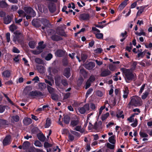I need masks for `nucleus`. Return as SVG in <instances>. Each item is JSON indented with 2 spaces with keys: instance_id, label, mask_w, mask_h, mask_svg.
<instances>
[{
  "instance_id": "f8f14e48",
  "label": "nucleus",
  "mask_w": 152,
  "mask_h": 152,
  "mask_svg": "<svg viewBox=\"0 0 152 152\" xmlns=\"http://www.w3.org/2000/svg\"><path fill=\"white\" fill-rule=\"evenodd\" d=\"M65 53V51L61 49H58L55 52V54L56 56L60 57L64 56Z\"/></svg>"
},
{
  "instance_id": "5fc2aeb1",
  "label": "nucleus",
  "mask_w": 152,
  "mask_h": 152,
  "mask_svg": "<svg viewBox=\"0 0 152 152\" xmlns=\"http://www.w3.org/2000/svg\"><path fill=\"white\" fill-rule=\"evenodd\" d=\"M31 52L33 54L36 55L39 54L42 52V51H40L39 50H32Z\"/></svg>"
},
{
  "instance_id": "4468645a",
  "label": "nucleus",
  "mask_w": 152,
  "mask_h": 152,
  "mask_svg": "<svg viewBox=\"0 0 152 152\" xmlns=\"http://www.w3.org/2000/svg\"><path fill=\"white\" fill-rule=\"evenodd\" d=\"M44 42L43 41H40L38 43V46L37 47V50L42 51V52L43 50L45 49L46 46L45 44H43Z\"/></svg>"
},
{
  "instance_id": "f3484780",
  "label": "nucleus",
  "mask_w": 152,
  "mask_h": 152,
  "mask_svg": "<svg viewBox=\"0 0 152 152\" xmlns=\"http://www.w3.org/2000/svg\"><path fill=\"white\" fill-rule=\"evenodd\" d=\"M1 75L3 77L9 78L11 76V71L9 70H6L1 73Z\"/></svg>"
},
{
  "instance_id": "8fccbe9b",
  "label": "nucleus",
  "mask_w": 152,
  "mask_h": 152,
  "mask_svg": "<svg viewBox=\"0 0 152 152\" xmlns=\"http://www.w3.org/2000/svg\"><path fill=\"white\" fill-rule=\"evenodd\" d=\"M61 83L64 86H66L68 84L67 80L66 78L61 80Z\"/></svg>"
},
{
  "instance_id": "0eeeda50",
  "label": "nucleus",
  "mask_w": 152,
  "mask_h": 152,
  "mask_svg": "<svg viewBox=\"0 0 152 152\" xmlns=\"http://www.w3.org/2000/svg\"><path fill=\"white\" fill-rule=\"evenodd\" d=\"M63 75L67 78H68L71 76V69L69 67L65 68L62 72Z\"/></svg>"
},
{
  "instance_id": "49530a36",
  "label": "nucleus",
  "mask_w": 152,
  "mask_h": 152,
  "mask_svg": "<svg viewBox=\"0 0 152 152\" xmlns=\"http://www.w3.org/2000/svg\"><path fill=\"white\" fill-rule=\"evenodd\" d=\"M53 57V55L50 53H48L45 57V59L46 61L50 60Z\"/></svg>"
},
{
  "instance_id": "a19ab883",
  "label": "nucleus",
  "mask_w": 152,
  "mask_h": 152,
  "mask_svg": "<svg viewBox=\"0 0 152 152\" xmlns=\"http://www.w3.org/2000/svg\"><path fill=\"white\" fill-rule=\"evenodd\" d=\"M93 88H89L87 91L86 94L85 95V97L87 98L89 96L90 94L91 93L93 92Z\"/></svg>"
},
{
  "instance_id": "cd10ccee",
  "label": "nucleus",
  "mask_w": 152,
  "mask_h": 152,
  "mask_svg": "<svg viewBox=\"0 0 152 152\" xmlns=\"http://www.w3.org/2000/svg\"><path fill=\"white\" fill-rule=\"evenodd\" d=\"M13 40L15 43H16V42L18 43H21L22 42V41L20 39V36H15V37L13 38Z\"/></svg>"
},
{
  "instance_id": "a878e982",
  "label": "nucleus",
  "mask_w": 152,
  "mask_h": 152,
  "mask_svg": "<svg viewBox=\"0 0 152 152\" xmlns=\"http://www.w3.org/2000/svg\"><path fill=\"white\" fill-rule=\"evenodd\" d=\"M147 7V6H145L140 7V9L139 10L137 13V16L140 15L144 12L145 8Z\"/></svg>"
},
{
  "instance_id": "2eb2a0df",
  "label": "nucleus",
  "mask_w": 152,
  "mask_h": 152,
  "mask_svg": "<svg viewBox=\"0 0 152 152\" xmlns=\"http://www.w3.org/2000/svg\"><path fill=\"white\" fill-rule=\"evenodd\" d=\"M95 66V63L92 61L89 62L85 65V67L88 70H91L93 69Z\"/></svg>"
},
{
  "instance_id": "7ed1b4c3",
  "label": "nucleus",
  "mask_w": 152,
  "mask_h": 152,
  "mask_svg": "<svg viewBox=\"0 0 152 152\" xmlns=\"http://www.w3.org/2000/svg\"><path fill=\"white\" fill-rule=\"evenodd\" d=\"M140 98L139 99L135 98L132 99L130 101L128 104V108L130 109L131 108V106H133L135 107H137L140 104Z\"/></svg>"
},
{
  "instance_id": "5701e85b",
  "label": "nucleus",
  "mask_w": 152,
  "mask_h": 152,
  "mask_svg": "<svg viewBox=\"0 0 152 152\" xmlns=\"http://www.w3.org/2000/svg\"><path fill=\"white\" fill-rule=\"evenodd\" d=\"M80 74L83 76L85 78L87 77V73L84 69H81L80 70Z\"/></svg>"
},
{
  "instance_id": "423d86ee",
  "label": "nucleus",
  "mask_w": 152,
  "mask_h": 152,
  "mask_svg": "<svg viewBox=\"0 0 152 152\" xmlns=\"http://www.w3.org/2000/svg\"><path fill=\"white\" fill-rule=\"evenodd\" d=\"M11 137L10 134L7 135L4 138L3 141L4 146H5L10 144L11 142Z\"/></svg>"
},
{
  "instance_id": "c85d7f7f",
  "label": "nucleus",
  "mask_w": 152,
  "mask_h": 152,
  "mask_svg": "<svg viewBox=\"0 0 152 152\" xmlns=\"http://www.w3.org/2000/svg\"><path fill=\"white\" fill-rule=\"evenodd\" d=\"M30 144V142L28 141H26L24 142L23 145V148L24 150L27 149Z\"/></svg>"
},
{
  "instance_id": "f03ea898",
  "label": "nucleus",
  "mask_w": 152,
  "mask_h": 152,
  "mask_svg": "<svg viewBox=\"0 0 152 152\" xmlns=\"http://www.w3.org/2000/svg\"><path fill=\"white\" fill-rule=\"evenodd\" d=\"M28 95L31 96L32 98H35V97H42L44 96V94L42 92L37 90L33 91L30 92Z\"/></svg>"
},
{
  "instance_id": "bb28decb",
  "label": "nucleus",
  "mask_w": 152,
  "mask_h": 152,
  "mask_svg": "<svg viewBox=\"0 0 152 152\" xmlns=\"http://www.w3.org/2000/svg\"><path fill=\"white\" fill-rule=\"evenodd\" d=\"M51 123V120L49 118H47L46 121V124L45 125V128H47L49 127Z\"/></svg>"
},
{
  "instance_id": "4d7b16f0",
  "label": "nucleus",
  "mask_w": 152,
  "mask_h": 152,
  "mask_svg": "<svg viewBox=\"0 0 152 152\" xmlns=\"http://www.w3.org/2000/svg\"><path fill=\"white\" fill-rule=\"evenodd\" d=\"M79 111L80 113L82 114H84L86 112V110L83 107H80L79 109Z\"/></svg>"
},
{
  "instance_id": "bf43d9fd",
  "label": "nucleus",
  "mask_w": 152,
  "mask_h": 152,
  "mask_svg": "<svg viewBox=\"0 0 152 152\" xmlns=\"http://www.w3.org/2000/svg\"><path fill=\"white\" fill-rule=\"evenodd\" d=\"M51 97L53 100H56L57 99V95L53 93L51 94Z\"/></svg>"
},
{
  "instance_id": "aec40b11",
  "label": "nucleus",
  "mask_w": 152,
  "mask_h": 152,
  "mask_svg": "<svg viewBox=\"0 0 152 152\" xmlns=\"http://www.w3.org/2000/svg\"><path fill=\"white\" fill-rule=\"evenodd\" d=\"M38 139L42 142H44L46 139V137L42 133H39L37 134Z\"/></svg>"
},
{
  "instance_id": "f704fd0d",
  "label": "nucleus",
  "mask_w": 152,
  "mask_h": 152,
  "mask_svg": "<svg viewBox=\"0 0 152 152\" xmlns=\"http://www.w3.org/2000/svg\"><path fill=\"white\" fill-rule=\"evenodd\" d=\"M79 123V121L77 120H72L70 122V125L73 127L77 125Z\"/></svg>"
},
{
  "instance_id": "864d4df0",
  "label": "nucleus",
  "mask_w": 152,
  "mask_h": 152,
  "mask_svg": "<svg viewBox=\"0 0 152 152\" xmlns=\"http://www.w3.org/2000/svg\"><path fill=\"white\" fill-rule=\"evenodd\" d=\"M123 113V111H121L119 114H116V117L118 118H121L122 119H123L124 118V115L122 114Z\"/></svg>"
},
{
  "instance_id": "2f4dec72",
  "label": "nucleus",
  "mask_w": 152,
  "mask_h": 152,
  "mask_svg": "<svg viewBox=\"0 0 152 152\" xmlns=\"http://www.w3.org/2000/svg\"><path fill=\"white\" fill-rule=\"evenodd\" d=\"M70 117L68 115L65 116L64 117V123L67 124L70 121Z\"/></svg>"
},
{
  "instance_id": "412c9836",
  "label": "nucleus",
  "mask_w": 152,
  "mask_h": 152,
  "mask_svg": "<svg viewBox=\"0 0 152 152\" xmlns=\"http://www.w3.org/2000/svg\"><path fill=\"white\" fill-rule=\"evenodd\" d=\"M129 93V91L128 88L127 87H126L125 88L124 90V94L123 96V97L124 99H125L127 98Z\"/></svg>"
},
{
  "instance_id": "c9c22d12",
  "label": "nucleus",
  "mask_w": 152,
  "mask_h": 152,
  "mask_svg": "<svg viewBox=\"0 0 152 152\" xmlns=\"http://www.w3.org/2000/svg\"><path fill=\"white\" fill-rule=\"evenodd\" d=\"M0 6L2 8H5L8 6V4L5 1H0Z\"/></svg>"
},
{
  "instance_id": "4c0bfd02",
  "label": "nucleus",
  "mask_w": 152,
  "mask_h": 152,
  "mask_svg": "<svg viewBox=\"0 0 152 152\" xmlns=\"http://www.w3.org/2000/svg\"><path fill=\"white\" fill-rule=\"evenodd\" d=\"M17 26L15 25L12 24L10 26L9 28L11 31L13 32L17 29Z\"/></svg>"
},
{
  "instance_id": "58836bf2",
  "label": "nucleus",
  "mask_w": 152,
  "mask_h": 152,
  "mask_svg": "<svg viewBox=\"0 0 152 152\" xmlns=\"http://www.w3.org/2000/svg\"><path fill=\"white\" fill-rule=\"evenodd\" d=\"M88 57L87 55L85 53H83L81 54V59L83 62H85Z\"/></svg>"
},
{
  "instance_id": "09e8293b",
  "label": "nucleus",
  "mask_w": 152,
  "mask_h": 152,
  "mask_svg": "<svg viewBox=\"0 0 152 152\" xmlns=\"http://www.w3.org/2000/svg\"><path fill=\"white\" fill-rule=\"evenodd\" d=\"M34 144L36 146L38 147H41L42 146L41 142L38 140H36L35 141Z\"/></svg>"
},
{
  "instance_id": "20e7f679",
  "label": "nucleus",
  "mask_w": 152,
  "mask_h": 152,
  "mask_svg": "<svg viewBox=\"0 0 152 152\" xmlns=\"http://www.w3.org/2000/svg\"><path fill=\"white\" fill-rule=\"evenodd\" d=\"M23 10L28 15H31L33 17L36 15V13L35 11L31 7H24Z\"/></svg>"
},
{
  "instance_id": "4be33fe9",
  "label": "nucleus",
  "mask_w": 152,
  "mask_h": 152,
  "mask_svg": "<svg viewBox=\"0 0 152 152\" xmlns=\"http://www.w3.org/2000/svg\"><path fill=\"white\" fill-rule=\"evenodd\" d=\"M115 135H113L110 137L108 139L109 142L113 144H115L116 143V140L115 139Z\"/></svg>"
},
{
  "instance_id": "13d9d810",
  "label": "nucleus",
  "mask_w": 152,
  "mask_h": 152,
  "mask_svg": "<svg viewBox=\"0 0 152 152\" xmlns=\"http://www.w3.org/2000/svg\"><path fill=\"white\" fill-rule=\"evenodd\" d=\"M95 80V77L93 75L90 76L88 81L91 83H92L94 82Z\"/></svg>"
},
{
  "instance_id": "a18cd8bd",
  "label": "nucleus",
  "mask_w": 152,
  "mask_h": 152,
  "mask_svg": "<svg viewBox=\"0 0 152 152\" xmlns=\"http://www.w3.org/2000/svg\"><path fill=\"white\" fill-rule=\"evenodd\" d=\"M19 16H25L26 15L25 13L22 10H19L17 12Z\"/></svg>"
},
{
  "instance_id": "de8ad7c7",
  "label": "nucleus",
  "mask_w": 152,
  "mask_h": 152,
  "mask_svg": "<svg viewBox=\"0 0 152 152\" xmlns=\"http://www.w3.org/2000/svg\"><path fill=\"white\" fill-rule=\"evenodd\" d=\"M96 38L98 39H103V35L102 33H99L95 35Z\"/></svg>"
},
{
  "instance_id": "052dcab7",
  "label": "nucleus",
  "mask_w": 152,
  "mask_h": 152,
  "mask_svg": "<svg viewBox=\"0 0 152 152\" xmlns=\"http://www.w3.org/2000/svg\"><path fill=\"white\" fill-rule=\"evenodd\" d=\"M52 146V145L48 142H45L44 143V147L45 148H48Z\"/></svg>"
},
{
  "instance_id": "393cba45",
  "label": "nucleus",
  "mask_w": 152,
  "mask_h": 152,
  "mask_svg": "<svg viewBox=\"0 0 152 152\" xmlns=\"http://www.w3.org/2000/svg\"><path fill=\"white\" fill-rule=\"evenodd\" d=\"M61 77L60 75L56 76L55 78V82L56 85H59L61 80Z\"/></svg>"
},
{
  "instance_id": "603ef678",
  "label": "nucleus",
  "mask_w": 152,
  "mask_h": 152,
  "mask_svg": "<svg viewBox=\"0 0 152 152\" xmlns=\"http://www.w3.org/2000/svg\"><path fill=\"white\" fill-rule=\"evenodd\" d=\"M35 62L38 64H42L43 63L42 60L40 58H36L34 59Z\"/></svg>"
},
{
  "instance_id": "7c9ffc66",
  "label": "nucleus",
  "mask_w": 152,
  "mask_h": 152,
  "mask_svg": "<svg viewBox=\"0 0 152 152\" xmlns=\"http://www.w3.org/2000/svg\"><path fill=\"white\" fill-rule=\"evenodd\" d=\"M38 86L39 89L41 91H42L46 88V84L44 83H39L38 84Z\"/></svg>"
},
{
  "instance_id": "774afa93",
  "label": "nucleus",
  "mask_w": 152,
  "mask_h": 152,
  "mask_svg": "<svg viewBox=\"0 0 152 152\" xmlns=\"http://www.w3.org/2000/svg\"><path fill=\"white\" fill-rule=\"evenodd\" d=\"M12 52L15 53H20V50L16 47H13L12 49Z\"/></svg>"
},
{
  "instance_id": "e433bc0d",
  "label": "nucleus",
  "mask_w": 152,
  "mask_h": 152,
  "mask_svg": "<svg viewBox=\"0 0 152 152\" xmlns=\"http://www.w3.org/2000/svg\"><path fill=\"white\" fill-rule=\"evenodd\" d=\"M7 121L6 120L1 119L0 118V128L2 125H5L7 124Z\"/></svg>"
},
{
  "instance_id": "dca6fc26",
  "label": "nucleus",
  "mask_w": 152,
  "mask_h": 152,
  "mask_svg": "<svg viewBox=\"0 0 152 152\" xmlns=\"http://www.w3.org/2000/svg\"><path fill=\"white\" fill-rule=\"evenodd\" d=\"M48 71L49 73V75H51L52 73L53 74L55 75L58 72L57 69L55 67H49Z\"/></svg>"
},
{
  "instance_id": "ea45409f",
  "label": "nucleus",
  "mask_w": 152,
  "mask_h": 152,
  "mask_svg": "<svg viewBox=\"0 0 152 152\" xmlns=\"http://www.w3.org/2000/svg\"><path fill=\"white\" fill-rule=\"evenodd\" d=\"M127 4H125L124 2H122L119 6L118 9L120 10H122L126 6Z\"/></svg>"
},
{
  "instance_id": "1a4fd4ad",
  "label": "nucleus",
  "mask_w": 152,
  "mask_h": 152,
  "mask_svg": "<svg viewBox=\"0 0 152 152\" xmlns=\"http://www.w3.org/2000/svg\"><path fill=\"white\" fill-rule=\"evenodd\" d=\"M48 8L50 12L52 13H53L56 10V6L53 2H50L48 5Z\"/></svg>"
},
{
  "instance_id": "9d476101",
  "label": "nucleus",
  "mask_w": 152,
  "mask_h": 152,
  "mask_svg": "<svg viewBox=\"0 0 152 152\" xmlns=\"http://www.w3.org/2000/svg\"><path fill=\"white\" fill-rule=\"evenodd\" d=\"M32 25L36 28L41 26V21L37 19H34L31 22Z\"/></svg>"
},
{
  "instance_id": "9b49d317",
  "label": "nucleus",
  "mask_w": 152,
  "mask_h": 152,
  "mask_svg": "<svg viewBox=\"0 0 152 152\" xmlns=\"http://www.w3.org/2000/svg\"><path fill=\"white\" fill-rule=\"evenodd\" d=\"M13 15L10 16L9 15L4 17L3 18L4 22L5 24H8L10 23L12 21Z\"/></svg>"
},
{
  "instance_id": "0e129e2a",
  "label": "nucleus",
  "mask_w": 152,
  "mask_h": 152,
  "mask_svg": "<svg viewBox=\"0 0 152 152\" xmlns=\"http://www.w3.org/2000/svg\"><path fill=\"white\" fill-rule=\"evenodd\" d=\"M96 94L97 96L99 97H102L103 95V93L99 90H98L96 91Z\"/></svg>"
},
{
  "instance_id": "473e14b6",
  "label": "nucleus",
  "mask_w": 152,
  "mask_h": 152,
  "mask_svg": "<svg viewBox=\"0 0 152 152\" xmlns=\"http://www.w3.org/2000/svg\"><path fill=\"white\" fill-rule=\"evenodd\" d=\"M137 64V62L136 61H133L132 65V67L130 69V70L133 71L135 70L136 68V66Z\"/></svg>"
},
{
  "instance_id": "f257e3e1",
  "label": "nucleus",
  "mask_w": 152,
  "mask_h": 152,
  "mask_svg": "<svg viewBox=\"0 0 152 152\" xmlns=\"http://www.w3.org/2000/svg\"><path fill=\"white\" fill-rule=\"evenodd\" d=\"M121 70L124 74V76L126 83H129L131 81H135L136 80V74L133 73L130 69L122 68L121 69Z\"/></svg>"
},
{
  "instance_id": "b1692460",
  "label": "nucleus",
  "mask_w": 152,
  "mask_h": 152,
  "mask_svg": "<svg viewBox=\"0 0 152 152\" xmlns=\"http://www.w3.org/2000/svg\"><path fill=\"white\" fill-rule=\"evenodd\" d=\"M37 44L36 42L34 41H31L29 42L28 45L29 47L31 49H34Z\"/></svg>"
},
{
  "instance_id": "6e6d98bb",
  "label": "nucleus",
  "mask_w": 152,
  "mask_h": 152,
  "mask_svg": "<svg viewBox=\"0 0 152 152\" xmlns=\"http://www.w3.org/2000/svg\"><path fill=\"white\" fill-rule=\"evenodd\" d=\"M12 118L16 122H18L19 119V116L18 115L13 116L12 117Z\"/></svg>"
},
{
  "instance_id": "e2e57ef3",
  "label": "nucleus",
  "mask_w": 152,
  "mask_h": 152,
  "mask_svg": "<svg viewBox=\"0 0 152 152\" xmlns=\"http://www.w3.org/2000/svg\"><path fill=\"white\" fill-rule=\"evenodd\" d=\"M144 45L146 48H152V43L150 42L149 44L146 43L144 44Z\"/></svg>"
},
{
  "instance_id": "a211bd4d",
  "label": "nucleus",
  "mask_w": 152,
  "mask_h": 152,
  "mask_svg": "<svg viewBox=\"0 0 152 152\" xmlns=\"http://www.w3.org/2000/svg\"><path fill=\"white\" fill-rule=\"evenodd\" d=\"M51 39L53 41H58L62 40L63 39L59 36L54 34L51 37Z\"/></svg>"
},
{
  "instance_id": "6e6552de",
  "label": "nucleus",
  "mask_w": 152,
  "mask_h": 152,
  "mask_svg": "<svg viewBox=\"0 0 152 152\" xmlns=\"http://www.w3.org/2000/svg\"><path fill=\"white\" fill-rule=\"evenodd\" d=\"M41 24L42 23L44 26L42 27V29L45 31V27H48L49 26V21L48 20L45 18H42L40 20Z\"/></svg>"
},
{
  "instance_id": "39448f33",
  "label": "nucleus",
  "mask_w": 152,
  "mask_h": 152,
  "mask_svg": "<svg viewBox=\"0 0 152 152\" xmlns=\"http://www.w3.org/2000/svg\"><path fill=\"white\" fill-rule=\"evenodd\" d=\"M79 18L81 21H87L89 20L90 17L88 13H83L80 14Z\"/></svg>"
},
{
  "instance_id": "79ce46f5",
  "label": "nucleus",
  "mask_w": 152,
  "mask_h": 152,
  "mask_svg": "<svg viewBox=\"0 0 152 152\" xmlns=\"http://www.w3.org/2000/svg\"><path fill=\"white\" fill-rule=\"evenodd\" d=\"M106 147L110 149L113 150L114 149L115 145L113 144H111L110 143L107 142L106 144Z\"/></svg>"
},
{
  "instance_id": "680f3d73",
  "label": "nucleus",
  "mask_w": 152,
  "mask_h": 152,
  "mask_svg": "<svg viewBox=\"0 0 152 152\" xmlns=\"http://www.w3.org/2000/svg\"><path fill=\"white\" fill-rule=\"evenodd\" d=\"M68 137L69 140H68V141H72L74 140V137L70 133L69 134Z\"/></svg>"
},
{
  "instance_id": "c756f323",
  "label": "nucleus",
  "mask_w": 152,
  "mask_h": 152,
  "mask_svg": "<svg viewBox=\"0 0 152 152\" xmlns=\"http://www.w3.org/2000/svg\"><path fill=\"white\" fill-rule=\"evenodd\" d=\"M56 33L59 36H63L65 37H67L66 34L65 33L64 30H62L61 31H57Z\"/></svg>"
},
{
  "instance_id": "c03bdc74",
  "label": "nucleus",
  "mask_w": 152,
  "mask_h": 152,
  "mask_svg": "<svg viewBox=\"0 0 152 152\" xmlns=\"http://www.w3.org/2000/svg\"><path fill=\"white\" fill-rule=\"evenodd\" d=\"M148 94V92L147 91H145V92L143 93V94L141 96L142 99H145L147 97Z\"/></svg>"
},
{
  "instance_id": "ddd939ff",
  "label": "nucleus",
  "mask_w": 152,
  "mask_h": 152,
  "mask_svg": "<svg viewBox=\"0 0 152 152\" xmlns=\"http://www.w3.org/2000/svg\"><path fill=\"white\" fill-rule=\"evenodd\" d=\"M111 72L108 69H104L101 71L100 76L102 77H105L110 75Z\"/></svg>"
},
{
  "instance_id": "37998d69",
  "label": "nucleus",
  "mask_w": 152,
  "mask_h": 152,
  "mask_svg": "<svg viewBox=\"0 0 152 152\" xmlns=\"http://www.w3.org/2000/svg\"><path fill=\"white\" fill-rule=\"evenodd\" d=\"M109 116V113H107L104 115H102L101 117V119L102 121L105 120Z\"/></svg>"
},
{
  "instance_id": "72a5a7b5",
  "label": "nucleus",
  "mask_w": 152,
  "mask_h": 152,
  "mask_svg": "<svg viewBox=\"0 0 152 152\" xmlns=\"http://www.w3.org/2000/svg\"><path fill=\"white\" fill-rule=\"evenodd\" d=\"M47 88L49 93L52 94L55 91V89L49 85L47 86Z\"/></svg>"
},
{
  "instance_id": "6ab92c4d",
  "label": "nucleus",
  "mask_w": 152,
  "mask_h": 152,
  "mask_svg": "<svg viewBox=\"0 0 152 152\" xmlns=\"http://www.w3.org/2000/svg\"><path fill=\"white\" fill-rule=\"evenodd\" d=\"M23 121L24 124L26 126L29 125L32 123L31 119L28 118H25Z\"/></svg>"
},
{
  "instance_id": "3c124183",
  "label": "nucleus",
  "mask_w": 152,
  "mask_h": 152,
  "mask_svg": "<svg viewBox=\"0 0 152 152\" xmlns=\"http://www.w3.org/2000/svg\"><path fill=\"white\" fill-rule=\"evenodd\" d=\"M140 136L142 137H148V135L145 133L140 131L139 132Z\"/></svg>"
},
{
  "instance_id": "69168bd1",
  "label": "nucleus",
  "mask_w": 152,
  "mask_h": 152,
  "mask_svg": "<svg viewBox=\"0 0 152 152\" xmlns=\"http://www.w3.org/2000/svg\"><path fill=\"white\" fill-rule=\"evenodd\" d=\"M7 42H9L10 41V34L9 32L7 33L6 34Z\"/></svg>"
},
{
  "instance_id": "338daca9",
  "label": "nucleus",
  "mask_w": 152,
  "mask_h": 152,
  "mask_svg": "<svg viewBox=\"0 0 152 152\" xmlns=\"http://www.w3.org/2000/svg\"><path fill=\"white\" fill-rule=\"evenodd\" d=\"M84 107L86 111H89L90 109V105L89 104L87 103L85 104L83 106Z\"/></svg>"
}]
</instances>
